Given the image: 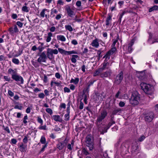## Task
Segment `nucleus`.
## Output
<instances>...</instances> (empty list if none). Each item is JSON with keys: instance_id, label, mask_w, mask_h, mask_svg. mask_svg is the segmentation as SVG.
<instances>
[{"instance_id": "obj_36", "label": "nucleus", "mask_w": 158, "mask_h": 158, "mask_svg": "<svg viewBox=\"0 0 158 158\" xmlns=\"http://www.w3.org/2000/svg\"><path fill=\"white\" fill-rule=\"evenodd\" d=\"M100 75V73L98 69L96 70L94 73L93 75L94 76H96L98 75Z\"/></svg>"}, {"instance_id": "obj_47", "label": "nucleus", "mask_w": 158, "mask_h": 158, "mask_svg": "<svg viewBox=\"0 0 158 158\" xmlns=\"http://www.w3.org/2000/svg\"><path fill=\"white\" fill-rule=\"evenodd\" d=\"M37 121L39 123H40L41 124V125H42L43 124V120L39 117H38L37 118Z\"/></svg>"}, {"instance_id": "obj_59", "label": "nucleus", "mask_w": 158, "mask_h": 158, "mask_svg": "<svg viewBox=\"0 0 158 158\" xmlns=\"http://www.w3.org/2000/svg\"><path fill=\"white\" fill-rule=\"evenodd\" d=\"M99 72L100 73V76H101V74H102L103 73V71L104 70L102 68H100L98 69Z\"/></svg>"}, {"instance_id": "obj_6", "label": "nucleus", "mask_w": 158, "mask_h": 158, "mask_svg": "<svg viewBox=\"0 0 158 158\" xmlns=\"http://www.w3.org/2000/svg\"><path fill=\"white\" fill-rule=\"evenodd\" d=\"M11 78L14 80L18 82V84H22L23 83L24 80L23 78L20 75L16 74L13 76Z\"/></svg>"}, {"instance_id": "obj_25", "label": "nucleus", "mask_w": 158, "mask_h": 158, "mask_svg": "<svg viewBox=\"0 0 158 158\" xmlns=\"http://www.w3.org/2000/svg\"><path fill=\"white\" fill-rule=\"evenodd\" d=\"M116 50V48L115 47H112L107 53L110 55H111L115 52Z\"/></svg>"}, {"instance_id": "obj_50", "label": "nucleus", "mask_w": 158, "mask_h": 158, "mask_svg": "<svg viewBox=\"0 0 158 158\" xmlns=\"http://www.w3.org/2000/svg\"><path fill=\"white\" fill-rule=\"evenodd\" d=\"M125 105L124 102L121 101L119 102V105L121 107H123Z\"/></svg>"}, {"instance_id": "obj_64", "label": "nucleus", "mask_w": 158, "mask_h": 158, "mask_svg": "<svg viewBox=\"0 0 158 158\" xmlns=\"http://www.w3.org/2000/svg\"><path fill=\"white\" fill-rule=\"evenodd\" d=\"M60 106L61 108L65 109L66 108V105L65 103H63L60 104Z\"/></svg>"}, {"instance_id": "obj_61", "label": "nucleus", "mask_w": 158, "mask_h": 158, "mask_svg": "<svg viewBox=\"0 0 158 158\" xmlns=\"http://www.w3.org/2000/svg\"><path fill=\"white\" fill-rule=\"evenodd\" d=\"M62 15L61 14H59L56 15V19L57 20L59 19L61 17Z\"/></svg>"}, {"instance_id": "obj_14", "label": "nucleus", "mask_w": 158, "mask_h": 158, "mask_svg": "<svg viewBox=\"0 0 158 158\" xmlns=\"http://www.w3.org/2000/svg\"><path fill=\"white\" fill-rule=\"evenodd\" d=\"M27 145H25L22 143L19 147V150L21 152H25L27 150Z\"/></svg>"}, {"instance_id": "obj_51", "label": "nucleus", "mask_w": 158, "mask_h": 158, "mask_svg": "<svg viewBox=\"0 0 158 158\" xmlns=\"http://www.w3.org/2000/svg\"><path fill=\"white\" fill-rule=\"evenodd\" d=\"M32 64L34 66L35 68H37L39 66V65L37 63L35 62L34 61H32L31 62Z\"/></svg>"}, {"instance_id": "obj_3", "label": "nucleus", "mask_w": 158, "mask_h": 158, "mask_svg": "<svg viewBox=\"0 0 158 158\" xmlns=\"http://www.w3.org/2000/svg\"><path fill=\"white\" fill-rule=\"evenodd\" d=\"M107 113L106 110L102 111L98 117L96 123L98 127L100 126L102 123L101 122L107 116Z\"/></svg>"}, {"instance_id": "obj_55", "label": "nucleus", "mask_w": 158, "mask_h": 158, "mask_svg": "<svg viewBox=\"0 0 158 158\" xmlns=\"http://www.w3.org/2000/svg\"><path fill=\"white\" fill-rule=\"evenodd\" d=\"M76 5L78 7L80 6L81 5V2L80 1H77L76 3Z\"/></svg>"}, {"instance_id": "obj_34", "label": "nucleus", "mask_w": 158, "mask_h": 158, "mask_svg": "<svg viewBox=\"0 0 158 158\" xmlns=\"http://www.w3.org/2000/svg\"><path fill=\"white\" fill-rule=\"evenodd\" d=\"M12 61L13 63L16 64H18L19 63V60L15 58L13 59L12 60Z\"/></svg>"}, {"instance_id": "obj_22", "label": "nucleus", "mask_w": 158, "mask_h": 158, "mask_svg": "<svg viewBox=\"0 0 158 158\" xmlns=\"http://www.w3.org/2000/svg\"><path fill=\"white\" fill-rule=\"evenodd\" d=\"M53 119L56 122H61L62 121V119L60 118V116L58 115H55L53 116Z\"/></svg>"}, {"instance_id": "obj_1", "label": "nucleus", "mask_w": 158, "mask_h": 158, "mask_svg": "<svg viewBox=\"0 0 158 158\" xmlns=\"http://www.w3.org/2000/svg\"><path fill=\"white\" fill-rule=\"evenodd\" d=\"M140 101V94L136 91L132 92L131 98L129 99L130 104L135 106L138 105Z\"/></svg>"}, {"instance_id": "obj_9", "label": "nucleus", "mask_w": 158, "mask_h": 158, "mask_svg": "<svg viewBox=\"0 0 158 158\" xmlns=\"http://www.w3.org/2000/svg\"><path fill=\"white\" fill-rule=\"evenodd\" d=\"M154 117V114L152 112H150L146 114L144 118L145 121L147 122H151Z\"/></svg>"}, {"instance_id": "obj_17", "label": "nucleus", "mask_w": 158, "mask_h": 158, "mask_svg": "<svg viewBox=\"0 0 158 158\" xmlns=\"http://www.w3.org/2000/svg\"><path fill=\"white\" fill-rule=\"evenodd\" d=\"M91 45L92 46L97 48L99 45L98 39H96L94 40H93L91 43Z\"/></svg>"}, {"instance_id": "obj_11", "label": "nucleus", "mask_w": 158, "mask_h": 158, "mask_svg": "<svg viewBox=\"0 0 158 158\" xmlns=\"http://www.w3.org/2000/svg\"><path fill=\"white\" fill-rule=\"evenodd\" d=\"M65 10L67 11L68 15L69 17H73V16L75 15L74 11L71 9L69 6L67 5L65 6Z\"/></svg>"}, {"instance_id": "obj_35", "label": "nucleus", "mask_w": 158, "mask_h": 158, "mask_svg": "<svg viewBox=\"0 0 158 158\" xmlns=\"http://www.w3.org/2000/svg\"><path fill=\"white\" fill-rule=\"evenodd\" d=\"M14 108L15 109H18L19 110H22L23 109V107L22 106H19L16 105L14 107Z\"/></svg>"}, {"instance_id": "obj_27", "label": "nucleus", "mask_w": 158, "mask_h": 158, "mask_svg": "<svg viewBox=\"0 0 158 158\" xmlns=\"http://www.w3.org/2000/svg\"><path fill=\"white\" fill-rule=\"evenodd\" d=\"M78 56L77 55H72L71 60L73 63H75L76 62L77 60L76 58H77Z\"/></svg>"}, {"instance_id": "obj_43", "label": "nucleus", "mask_w": 158, "mask_h": 158, "mask_svg": "<svg viewBox=\"0 0 158 158\" xmlns=\"http://www.w3.org/2000/svg\"><path fill=\"white\" fill-rule=\"evenodd\" d=\"M17 25L20 27H22L23 26V23L20 21H17L16 23Z\"/></svg>"}, {"instance_id": "obj_45", "label": "nucleus", "mask_w": 158, "mask_h": 158, "mask_svg": "<svg viewBox=\"0 0 158 158\" xmlns=\"http://www.w3.org/2000/svg\"><path fill=\"white\" fill-rule=\"evenodd\" d=\"M39 129H40V130H47V129L46 128V126L45 125L40 126V127H39Z\"/></svg>"}, {"instance_id": "obj_2", "label": "nucleus", "mask_w": 158, "mask_h": 158, "mask_svg": "<svg viewBox=\"0 0 158 158\" xmlns=\"http://www.w3.org/2000/svg\"><path fill=\"white\" fill-rule=\"evenodd\" d=\"M141 89L147 94L151 95L154 92V87L144 82H142L140 84Z\"/></svg>"}, {"instance_id": "obj_18", "label": "nucleus", "mask_w": 158, "mask_h": 158, "mask_svg": "<svg viewBox=\"0 0 158 158\" xmlns=\"http://www.w3.org/2000/svg\"><path fill=\"white\" fill-rule=\"evenodd\" d=\"M78 155H79L80 153H81V155L84 154L85 155H87L89 154L88 152L85 149V148H83L81 150H79L78 151Z\"/></svg>"}, {"instance_id": "obj_53", "label": "nucleus", "mask_w": 158, "mask_h": 158, "mask_svg": "<svg viewBox=\"0 0 158 158\" xmlns=\"http://www.w3.org/2000/svg\"><path fill=\"white\" fill-rule=\"evenodd\" d=\"M8 94L11 97H12L14 96V93L10 90H8Z\"/></svg>"}, {"instance_id": "obj_8", "label": "nucleus", "mask_w": 158, "mask_h": 158, "mask_svg": "<svg viewBox=\"0 0 158 158\" xmlns=\"http://www.w3.org/2000/svg\"><path fill=\"white\" fill-rule=\"evenodd\" d=\"M39 57L37 60V61L39 63L46 62V60L47 59V56L45 53L43 52L41 53L39 55Z\"/></svg>"}, {"instance_id": "obj_23", "label": "nucleus", "mask_w": 158, "mask_h": 158, "mask_svg": "<svg viewBox=\"0 0 158 158\" xmlns=\"http://www.w3.org/2000/svg\"><path fill=\"white\" fill-rule=\"evenodd\" d=\"M110 73H111L110 71H106L101 74L100 77L102 78L107 77L109 75H110Z\"/></svg>"}, {"instance_id": "obj_49", "label": "nucleus", "mask_w": 158, "mask_h": 158, "mask_svg": "<svg viewBox=\"0 0 158 158\" xmlns=\"http://www.w3.org/2000/svg\"><path fill=\"white\" fill-rule=\"evenodd\" d=\"M23 142L25 143H26L27 142L28 139L26 136H24V138L23 139Z\"/></svg>"}, {"instance_id": "obj_42", "label": "nucleus", "mask_w": 158, "mask_h": 158, "mask_svg": "<svg viewBox=\"0 0 158 158\" xmlns=\"http://www.w3.org/2000/svg\"><path fill=\"white\" fill-rule=\"evenodd\" d=\"M69 113H67V114H66L64 115V117H65L64 120H65L67 121V120H69Z\"/></svg>"}, {"instance_id": "obj_16", "label": "nucleus", "mask_w": 158, "mask_h": 158, "mask_svg": "<svg viewBox=\"0 0 158 158\" xmlns=\"http://www.w3.org/2000/svg\"><path fill=\"white\" fill-rule=\"evenodd\" d=\"M98 127L99 130L101 132V134H103L105 133H106L107 132V130L108 129H107V127Z\"/></svg>"}, {"instance_id": "obj_7", "label": "nucleus", "mask_w": 158, "mask_h": 158, "mask_svg": "<svg viewBox=\"0 0 158 158\" xmlns=\"http://www.w3.org/2000/svg\"><path fill=\"white\" fill-rule=\"evenodd\" d=\"M123 73L121 71L116 77L114 83L117 84L119 85L122 82L123 78Z\"/></svg>"}, {"instance_id": "obj_26", "label": "nucleus", "mask_w": 158, "mask_h": 158, "mask_svg": "<svg viewBox=\"0 0 158 158\" xmlns=\"http://www.w3.org/2000/svg\"><path fill=\"white\" fill-rule=\"evenodd\" d=\"M52 36V34L51 32H50L48 33V36H47V38L46 39V41L47 42H49L51 41V37Z\"/></svg>"}, {"instance_id": "obj_12", "label": "nucleus", "mask_w": 158, "mask_h": 158, "mask_svg": "<svg viewBox=\"0 0 158 158\" xmlns=\"http://www.w3.org/2000/svg\"><path fill=\"white\" fill-rule=\"evenodd\" d=\"M67 143L66 142V139L63 141L59 142L57 145V147L60 150H62L64 147L66 145Z\"/></svg>"}, {"instance_id": "obj_54", "label": "nucleus", "mask_w": 158, "mask_h": 158, "mask_svg": "<svg viewBox=\"0 0 158 158\" xmlns=\"http://www.w3.org/2000/svg\"><path fill=\"white\" fill-rule=\"evenodd\" d=\"M64 91L65 92L69 93L70 92L69 89L67 87H65L64 88Z\"/></svg>"}, {"instance_id": "obj_33", "label": "nucleus", "mask_w": 158, "mask_h": 158, "mask_svg": "<svg viewBox=\"0 0 158 158\" xmlns=\"http://www.w3.org/2000/svg\"><path fill=\"white\" fill-rule=\"evenodd\" d=\"M65 27L66 30H68L70 31H71L73 30V28L70 25H66L65 26Z\"/></svg>"}, {"instance_id": "obj_48", "label": "nucleus", "mask_w": 158, "mask_h": 158, "mask_svg": "<svg viewBox=\"0 0 158 158\" xmlns=\"http://www.w3.org/2000/svg\"><path fill=\"white\" fill-rule=\"evenodd\" d=\"M48 143H46V144L43 146V147L41 148L40 152H44V150L45 148L47 146Z\"/></svg>"}, {"instance_id": "obj_46", "label": "nucleus", "mask_w": 158, "mask_h": 158, "mask_svg": "<svg viewBox=\"0 0 158 158\" xmlns=\"http://www.w3.org/2000/svg\"><path fill=\"white\" fill-rule=\"evenodd\" d=\"M38 97L41 98H43L45 97V95L43 93H41L38 95Z\"/></svg>"}, {"instance_id": "obj_15", "label": "nucleus", "mask_w": 158, "mask_h": 158, "mask_svg": "<svg viewBox=\"0 0 158 158\" xmlns=\"http://www.w3.org/2000/svg\"><path fill=\"white\" fill-rule=\"evenodd\" d=\"M8 74H11V77H12L13 76H14L17 74V70L16 69L13 70L11 68L8 69Z\"/></svg>"}, {"instance_id": "obj_56", "label": "nucleus", "mask_w": 158, "mask_h": 158, "mask_svg": "<svg viewBox=\"0 0 158 158\" xmlns=\"http://www.w3.org/2000/svg\"><path fill=\"white\" fill-rule=\"evenodd\" d=\"M11 143L13 144H16L17 141L16 139H12L11 140Z\"/></svg>"}, {"instance_id": "obj_21", "label": "nucleus", "mask_w": 158, "mask_h": 158, "mask_svg": "<svg viewBox=\"0 0 158 158\" xmlns=\"http://www.w3.org/2000/svg\"><path fill=\"white\" fill-rule=\"evenodd\" d=\"M56 37L57 40H60L63 42H64L66 40V38L63 35H58Z\"/></svg>"}, {"instance_id": "obj_20", "label": "nucleus", "mask_w": 158, "mask_h": 158, "mask_svg": "<svg viewBox=\"0 0 158 158\" xmlns=\"http://www.w3.org/2000/svg\"><path fill=\"white\" fill-rule=\"evenodd\" d=\"M111 16L109 15H108V17H107L106 21V25L108 26L110 23H111Z\"/></svg>"}, {"instance_id": "obj_32", "label": "nucleus", "mask_w": 158, "mask_h": 158, "mask_svg": "<svg viewBox=\"0 0 158 158\" xmlns=\"http://www.w3.org/2000/svg\"><path fill=\"white\" fill-rule=\"evenodd\" d=\"M40 142L43 144H46V143H46V139L45 138L44 136H42L40 140Z\"/></svg>"}, {"instance_id": "obj_39", "label": "nucleus", "mask_w": 158, "mask_h": 158, "mask_svg": "<svg viewBox=\"0 0 158 158\" xmlns=\"http://www.w3.org/2000/svg\"><path fill=\"white\" fill-rule=\"evenodd\" d=\"M46 111L48 113H49L50 115H51L52 114V110L50 108H47L46 109Z\"/></svg>"}, {"instance_id": "obj_29", "label": "nucleus", "mask_w": 158, "mask_h": 158, "mask_svg": "<svg viewBox=\"0 0 158 158\" xmlns=\"http://www.w3.org/2000/svg\"><path fill=\"white\" fill-rule=\"evenodd\" d=\"M134 44V42H133L132 41L131 43H130L129 44V46L128 48V51L129 52H131L132 50V46Z\"/></svg>"}, {"instance_id": "obj_28", "label": "nucleus", "mask_w": 158, "mask_h": 158, "mask_svg": "<svg viewBox=\"0 0 158 158\" xmlns=\"http://www.w3.org/2000/svg\"><path fill=\"white\" fill-rule=\"evenodd\" d=\"M79 81V79L78 78H76L75 79H72L70 81L71 83H73L75 84H77Z\"/></svg>"}, {"instance_id": "obj_60", "label": "nucleus", "mask_w": 158, "mask_h": 158, "mask_svg": "<svg viewBox=\"0 0 158 158\" xmlns=\"http://www.w3.org/2000/svg\"><path fill=\"white\" fill-rule=\"evenodd\" d=\"M71 43L72 44H73L74 45H76L78 43L77 40H73L72 42Z\"/></svg>"}, {"instance_id": "obj_24", "label": "nucleus", "mask_w": 158, "mask_h": 158, "mask_svg": "<svg viewBox=\"0 0 158 158\" xmlns=\"http://www.w3.org/2000/svg\"><path fill=\"white\" fill-rule=\"evenodd\" d=\"M113 117H112L110 122L106 126V127L107 129H109L113 124L115 123V122L113 120Z\"/></svg>"}, {"instance_id": "obj_30", "label": "nucleus", "mask_w": 158, "mask_h": 158, "mask_svg": "<svg viewBox=\"0 0 158 158\" xmlns=\"http://www.w3.org/2000/svg\"><path fill=\"white\" fill-rule=\"evenodd\" d=\"M121 109L120 108H117L114 109L113 111L112 114L115 115L118 112L121 111Z\"/></svg>"}, {"instance_id": "obj_37", "label": "nucleus", "mask_w": 158, "mask_h": 158, "mask_svg": "<svg viewBox=\"0 0 158 158\" xmlns=\"http://www.w3.org/2000/svg\"><path fill=\"white\" fill-rule=\"evenodd\" d=\"M89 87L87 86L86 88L85 89H84L83 90V94H85V93L86 92H87V93H88L89 91Z\"/></svg>"}, {"instance_id": "obj_44", "label": "nucleus", "mask_w": 158, "mask_h": 158, "mask_svg": "<svg viewBox=\"0 0 158 158\" xmlns=\"http://www.w3.org/2000/svg\"><path fill=\"white\" fill-rule=\"evenodd\" d=\"M13 28L14 32L15 33H17L19 32V29L16 25H15L14 26V28Z\"/></svg>"}, {"instance_id": "obj_40", "label": "nucleus", "mask_w": 158, "mask_h": 158, "mask_svg": "<svg viewBox=\"0 0 158 158\" xmlns=\"http://www.w3.org/2000/svg\"><path fill=\"white\" fill-rule=\"evenodd\" d=\"M22 10L23 11L26 12H27L29 11L28 7L26 6H23Z\"/></svg>"}, {"instance_id": "obj_5", "label": "nucleus", "mask_w": 158, "mask_h": 158, "mask_svg": "<svg viewBox=\"0 0 158 158\" xmlns=\"http://www.w3.org/2000/svg\"><path fill=\"white\" fill-rule=\"evenodd\" d=\"M58 53V50L56 49H53L48 48L47 50V57L50 60L53 58V54H57Z\"/></svg>"}, {"instance_id": "obj_38", "label": "nucleus", "mask_w": 158, "mask_h": 158, "mask_svg": "<svg viewBox=\"0 0 158 158\" xmlns=\"http://www.w3.org/2000/svg\"><path fill=\"white\" fill-rule=\"evenodd\" d=\"M145 137L143 135H141L138 139V140L139 142H142L145 139Z\"/></svg>"}, {"instance_id": "obj_62", "label": "nucleus", "mask_w": 158, "mask_h": 158, "mask_svg": "<svg viewBox=\"0 0 158 158\" xmlns=\"http://www.w3.org/2000/svg\"><path fill=\"white\" fill-rule=\"evenodd\" d=\"M120 94H121V92L119 91H118L115 95V97L117 98H120V97H119V95Z\"/></svg>"}, {"instance_id": "obj_31", "label": "nucleus", "mask_w": 158, "mask_h": 158, "mask_svg": "<svg viewBox=\"0 0 158 158\" xmlns=\"http://www.w3.org/2000/svg\"><path fill=\"white\" fill-rule=\"evenodd\" d=\"M110 55L108 54L107 52L106 54L103 57V58H105V61H107L110 59Z\"/></svg>"}, {"instance_id": "obj_58", "label": "nucleus", "mask_w": 158, "mask_h": 158, "mask_svg": "<svg viewBox=\"0 0 158 158\" xmlns=\"http://www.w3.org/2000/svg\"><path fill=\"white\" fill-rule=\"evenodd\" d=\"M55 77L58 79H60V75L58 73H56L55 74Z\"/></svg>"}, {"instance_id": "obj_63", "label": "nucleus", "mask_w": 158, "mask_h": 158, "mask_svg": "<svg viewBox=\"0 0 158 158\" xmlns=\"http://www.w3.org/2000/svg\"><path fill=\"white\" fill-rule=\"evenodd\" d=\"M56 30V28L55 27L53 26L51 27L50 29L51 31L53 32H54Z\"/></svg>"}, {"instance_id": "obj_19", "label": "nucleus", "mask_w": 158, "mask_h": 158, "mask_svg": "<svg viewBox=\"0 0 158 158\" xmlns=\"http://www.w3.org/2000/svg\"><path fill=\"white\" fill-rule=\"evenodd\" d=\"M110 63L107 61H104L102 64V68L104 70L106 69H108L109 67Z\"/></svg>"}, {"instance_id": "obj_52", "label": "nucleus", "mask_w": 158, "mask_h": 158, "mask_svg": "<svg viewBox=\"0 0 158 158\" xmlns=\"http://www.w3.org/2000/svg\"><path fill=\"white\" fill-rule=\"evenodd\" d=\"M84 104L81 101H80V105L79 108L80 110H82L83 108Z\"/></svg>"}, {"instance_id": "obj_10", "label": "nucleus", "mask_w": 158, "mask_h": 158, "mask_svg": "<svg viewBox=\"0 0 158 158\" xmlns=\"http://www.w3.org/2000/svg\"><path fill=\"white\" fill-rule=\"evenodd\" d=\"M58 50L59 52L61 54H63L65 55H70L72 54H77V52L74 51H66L65 50L61 48H58Z\"/></svg>"}, {"instance_id": "obj_57", "label": "nucleus", "mask_w": 158, "mask_h": 158, "mask_svg": "<svg viewBox=\"0 0 158 158\" xmlns=\"http://www.w3.org/2000/svg\"><path fill=\"white\" fill-rule=\"evenodd\" d=\"M57 3L60 4V5H63L64 4V2L62 0H58L57 1Z\"/></svg>"}, {"instance_id": "obj_13", "label": "nucleus", "mask_w": 158, "mask_h": 158, "mask_svg": "<svg viewBox=\"0 0 158 158\" xmlns=\"http://www.w3.org/2000/svg\"><path fill=\"white\" fill-rule=\"evenodd\" d=\"M138 148V145L136 141H135L132 144L131 148V151L132 152H136Z\"/></svg>"}, {"instance_id": "obj_41", "label": "nucleus", "mask_w": 158, "mask_h": 158, "mask_svg": "<svg viewBox=\"0 0 158 158\" xmlns=\"http://www.w3.org/2000/svg\"><path fill=\"white\" fill-rule=\"evenodd\" d=\"M46 10H47V9H43L42 10V11L40 13V16L42 17H44V14H45L44 12Z\"/></svg>"}, {"instance_id": "obj_4", "label": "nucleus", "mask_w": 158, "mask_h": 158, "mask_svg": "<svg viewBox=\"0 0 158 158\" xmlns=\"http://www.w3.org/2000/svg\"><path fill=\"white\" fill-rule=\"evenodd\" d=\"M93 139L92 137L88 135L87 136L85 139V143L87 146L89 147V149L91 150L93 148Z\"/></svg>"}]
</instances>
